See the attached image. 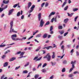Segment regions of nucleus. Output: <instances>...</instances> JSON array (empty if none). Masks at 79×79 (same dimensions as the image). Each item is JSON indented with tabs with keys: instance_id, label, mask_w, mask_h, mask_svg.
I'll list each match as a JSON object with an SVG mask.
<instances>
[{
	"instance_id": "obj_1",
	"label": "nucleus",
	"mask_w": 79,
	"mask_h": 79,
	"mask_svg": "<svg viewBox=\"0 0 79 79\" xmlns=\"http://www.w3.org/2000/svg\"><path fill=\"white\" fill-rule=\"evenodd\" d=\"M44 58H47V61H50L51 60V56L50 55V53H48L46 56L44 57Z\"/></svg>"
},
{
	"instance_id": "obj_2",
	"label": "nucleus",
	"mask_w": 79,
	"mask_h": 79,
	"mask_svg": "<svg viewBox=\"0 0 79 79\" xmlns=\"http://www.w3.org/2000/svg\"><path fill=\"white\" fill-rule=\"evenodd\" d=\"M45 22L44 21V20H43V19H41L40 23V25L39 26V27H43V26H44V24Z\"/></svg>"
},
{
	"instance_id": "obj_3",
	"label": "nucleus",
	"mask_w": 79,
	"mask_h": 79,
	"mask_svg": "<svg viewBox=\"0 0 79 79\" xmlns=\"http://www.w3.org/2000/svg\"><path fill=\"white\" fill-rule=\"evenodd\" d=\"M34 8H35V5H33L31 8V10H29L28 12L29 13H31L33 11V10H34Z\"/></svg>"
},
{
	"instance_id": "obj_4",
	"label": "nucleus",
	"mask_w": 79,
	"mask_h": 79,
	"mask_svg": "<svg viewBox=\"0 0 79 79\" xmlns=\"http://www.w3.org/2000/svg\"><path fill=\"white\" fill-rule=\"evenodd\" d=\"M10 32H11V29H12V28H13V21H11L10 23Z\"/></svg>"
},
{
	"instance_id": "obj_5",
	"label": "nucleus",
	"mask_w": 79,
	"mask_h": 79,
	"mask_svg": "<svg viewBox=\"0 0 79 79\" xmlns=\"http://www.w3.org/2000/svg\"><path fill=\"white\" fill-rule=\"evenodd\" d=\"M17 37V35L16 34H14L12 35L11 36L12 39L13 40L15 41V39L16 38L15 37Z\"/></svg>"
},
{
	"instance_id": "obj_6",
	"label": "nucleus",
	"mask_w": 79,
	"mask_h": 79,
	"mask_svg": "<svg viewBox=\"0 0 79 79\" xmlns=\"http://www.w3.org/2000/svg\"><path fill=\"white\" fill-rule=\"evenodd\" d=\"M55 12H52L49 15V16H48V17L49 18H50V17H51V16H52V15H55Z\"/></svg>"
},
{
	"instance_id": "obj_7",
	"label": "nucleus",
	"mask_w": 79,
	"mask_h": 79,
	"mask_svg": "<svg viewBox=\"0 0 79 79\" xmlns=\"http://www.w3.org/2000/svg\"><path fill=\"white\" fill-rule=\"evenodd\" d=\"M9 0L6 1V0H4L3 1V3L4 4H7L9 3Z\"/></svg>"
},
{
	"instance_id": "obj_8",
	"label": "nucleus",
	"mask_w": 79,
	"mask_h": 79,
	"mask_svg": "<svg viewBox=\"0 0 79 79\" xmlns=\"http://www.w3.org/2000/svg\"><path fill=\"white\" fill-rule=\"evenodd\" d=\"M38 20L40 21L41 19V13H40L38 15Z\"/></svg>"
},
{
	"instance_id": "obj_9",
	"label": "nucleus",
	"mask_w": 79,
	"mask_h": 79,
	"mask_svg": "<svg viewBox=\"0 0 79 79\" xmlns=\"http://www.w3.org/2000/svg\"><path fill=\"white\" fill-rule=\"evenodd\" d=\"M13 11H14V9H11V10H9L8 15H11L12 13H13Z\"/></svg>"
},
{
	"instance_id": "obj_10",
	"label": "nucleus",
	"mask_w": 79,
	"mask_h": 79,
	"mask_svg": "<svg viewBox=\"0 0 79 79\" xmlns=\"http://www.w3.org/2000/svg\"><path fill=\"white\" fill-rule=\"evenodd\" d=\"M76 61H74L73 62V61H71V63L72 65V66H73L74 67H75V66H74V64H75V63H76Z\"/></svg>"
},
{
	"instance_id": "obj_11",
	"label": "nucleus",
	"mask_w": 79,
	"mask_h": 79,
	"mask_svg": "<svg viewBox=\"0 0 79 79\" xmlns=\"http://www.w3.org/2000/svg\"><path fill=\"white\" fill-rule=\"evenodd\" d=\"M50 63H51V65L52 66H55V65L56 64V62H53L52 61H51L50 62Z\"/></svg>"
},
{
	"instance_id": "obj_12",
	"label": "nucleus",
	"mask_w": 79,
	"mask_h": 79,
	"mask_svg": "<svg viewBox=\"0 0 79 79\" xmlns=\"http://www.w3.org/2000/svg\"><path fill=\"white\" fill-rule=\"evenodd\" d=\"M16 57H13L12 58H11L9 60V61H14L15 60H16Z\"/></svg>"
},
{
	"instance_id": "obj_13",
	"label": "nucleus",
	"mask_w": 79,
	"mask_h": 79,
	"mask_svg": "<svg viewBox=\"0 0 79 79\" xmlns=\"http://www.w3.org/2000/svg\"><path fill=\"white\" fill-rule=\"evenodd\" d=\"M32 5V3L31 2H29L28 3V9H29V8H30V7L31 6V5Z\"/></svg>"
},
{
	"instance_id": "obj_14",
	"label": "nucleus",
	"mask_w": 79,
	"mask_h": 79,
	"mask_svg": "<svg viewBox=\"0 0 79 79\" xmlns=\"http://www.w3.org/2000/svg\"><path fill=\"white\" fill-rule=\"evenodd\" d=\"M8 62H6L4 64L3 67H6L7 66H8Z\"/></svg>"
},
{
	"instance_id": "obj_15",
	"label": "nucleus",
	"mask_w": 79,
	"mask_h": 79,
	"mask_svg": "<svg viewBox=\"0 0 79 79\" xmlns=\"http://www.w3.org/2000/svg\"><path fill=\"white\" fill-rule=\"evenodd\" d=\"M47 33L44 34L43 36V37L44 39L47 38Z\"/></svg>"
},
{
	"instance_id": "obj_16",
	"label": "nucleus",
	"mask_w": 79,
	"mask_h": 79,
	"mask_svg": "<svg viewBox=\"0 0 79 79\" xmlns=\"http://www.w3.org/2000/svg\"><path fill=\"white\" fill-rule=\"evenodd\" d=\"M52 53H53V55L52 56V59H54V58H55V52H53Z\"/></svg>"
},
{
	"instance_id": "obj_17",
	"label": "nucleus",
	"mask_w": 79,
	"mask_h": 79,
	"mask_svg": "<svg viewBox=\"0 0 79 79\" xmlns=\"http://www.w3.org/2000/svg\"><path fill=\"white\" fill-rule=\"evenodd\" d=\"M15 32V33H17V32L16 31H15V30L14 29H12L11 30V32H10V33H11V32Z\"/></svg>"
},
{
	"instance_id": "obj_18",
	"label": "nucleus",
	"mask_w": 79,
	"mask_h": 79,
	"mask_svg": "<svg viewBox=\"0 0 79 79\" xmlns=\"http://www.w3.org/2000/svg\"><path fill=\"white\" fill-rule=\"evenodd\" d=\"M75 68V67H74L73 65L72 66V68L70 69L69 71V73H71V71L73 70L74 68Z\"/></svg>"
},
{
	"instance_id": "obj_19",
	"label": "nucleus",
	"mask_w": 79,
	"mask_h": 79,
	"mask_svg": "<svg viewBox=\"0 0 79 79\" xmlns=\"http://www.w3.org/2000/svg\"><path fill=\"white\" fill-rule=\"evenodd\" d=\"M41 71L42 72V73H46V72H47V70H46V69H43L42 70H41Z\"/></svg>"
},
{
	"instance_id": "obj_20",
	"label": "nucleus",
	"mask_w": 79,
	"mask_h": 79,
	"mask_svg": "<svg viewBox=\"0 0 79 79\" xmlns=\"http://www.w3.org/2000/svg\"><path fill=\"white\" fill-rule=\"evenodd\" d=\"M73 14H74V13H72L70 14H69V13H67L68 16H69L70 17H71L72 16V15H73Z\"/></svg>"
},
{
	"instance_id": "obj_21",
	"label": "nucleus",
	"mask_w": 79,
	"mask_h": 79,
	"mask_svg": "<svg viewBox=\"0 0 79 79\" xmlns=\"http://www.w3.org/2000/svg\"><path fill=\"white\" fill-rule=\"evenodd\" d=\"M50 24V22L48 21L46 22V23L45 24L44 26H46L47 25H49Z\"/></svg>"
},
{
	"instance_id": "obj_22",
	"label": "nucleus",
	"mask_w": 79,
	"mask_h": 79,
	"mask_svg": "<svg viewBox=\"0 0 79 79\" xmlns=\"http://www.w3.org/2000/svg\"><path fill=\"white\" fill-rule=\"evenodd\" d=\"M69 20V19H65L64 20V23H66Z\"/></svg>"
},
{
	"instance_id": "obj_23",
	"label": "nucleus",
	"mask_w": 79,
	"mask_h": 79,
	"mask_svg": "<svg viewBox=\"0 0 79 79\" xmlns=\"http://www.w3.org/2000/svg\"><path fill=\"white\" fill-rule=\"evenodd\" d=\"M41 35L42 34H40L37 35L36 36V37H40Z\"/></svg>"
},
{
	"instance_id": "obj_24",
	"label": "nucleus",
	"mask_w": 79,
	"mask_h": 79,
	"mask_svg": "<svg viewBox=\"0 0 79 79\" xmlns=\"http://www.w3.org/2000/svg\"><path fill=\"white\" fill-rule=\"evenodd\" d=\"M30 63L29 62H27V64H25L24 65V67H27V66H29V64Z\"/></svg>"
},
{
	"instance_id": "obj_25",
	"label": "nucleus",
	"mask_w": 79,
	"mask_h": 79,
	"mask_svg": "<svg viewBox=\"0 0 79 79\" xmlns=\"http://www.w3.org/2000/svg\"><path fill=\"white\" fill-rule=\"evenodd\" d=\"M74 76V75L73 74H70L69 75V77H72Z\"/></svg>"
},
{
	"instance_id": "obj_26",
	"label": "nucleus",
	"mask_w": 79,
	"mask_h": 79,
	"mask_svg": "<svg viewBox=\"0 0 79 79\" xmlns=\"http://www.w3.org/2000/svg\"><path fill=\"white\" fill-rule=\"evenodd\" d=\"M25 53V52H21V53L20 54V56H23V55H24V54Z\"/></svg>"
},
{
	"instance_id": "obj_27",
	"label": "nucleus",
	"mask_w": 79,
	"mask_h": 79,
	"mask_svg": "<svg viewBox=\"0 0 79 79\" xmlns=\"http://www.w3.org/2000/svg\"><path fill=\"white\" fill-rule=\"evenodd\" d=\"M39 74L35 75V79H37L39 77Z\"/></svg>"
},
{
	"instance_id": "obj_28",
	"label": "nucleus",
	"mask_w": 79,
	"mask_h": 79,
	"mask_svg": "<svg viewBox=\"0 0 79 79\" xmlns=\"http://www.w3.org/2000/svg\"><path fill=\"white\" fill-rule=\"evenodd\" d=\"M64 45H62L61 47V49L63 50V52H64Z\"/></svg>"
},
{
	"instance_id": "obj_29",
	"label": "nucleus",
	"mask_w": 79,
	"mask_h": 79,
	"mask_svg": "<svg viewBox=\"0 0 79 79\" xmlns=\"http://www.w3.org/2000/svg\"><path fill=\"white\" fill-rule=\"evenodd\" d=\"M20 14H21V12L19 11L18 12L17 14V16L18 17V16H20Z\"/></svg>"
},
{
	"instance_id": "obj_30",
	"label": "nucleus",
	"mask_w": 79,
	"mask_h": 79,
	"mask_svg": "<svg viewBox=\"0 0 79 79\" xmlns=\"http://www.w3.org/2000/svg\"><path fill=\"white\" fill-rule=\"evenodd\" d=\"M10 52V50H8L7 51H6L5 53H4V54L5 55L6 54H7V53H9Z\"/></svg>"
},
{
	"instance_id": "obj_31",
	"label": "nucleus",
	"mask_w": 79,
	"mask_h": 79,
	"mask_svg": "<svg viewBox=\"0 0 79 79\" xmlns=\"http://www.w3.org/2000/svg\"><path fill=\"white\" fill-rule=\"evenodd\" d=\"M58 38L59 39H60V40H61L63 39V36H60V35H59L58 36Z\"/></svg>"
},
{
	"instance_id": "obj_32",
	"label": "nucleus",
	"mask_w": 79,
	"mask_h": 79,
	"mask_svg": "<svg viewBox=\"0 0 79 79\" xmlns=\"http://www.w3.org/2000/svg\"><path fill=\"white\" fill-rule=\"evenodd\" d=\"M59 29H63V26H59L58 27Z\"/></svg>"
},
{
	"instance_id": "obj_33",
	"label": "nucleus",
	"mask_w": 79,
	"mask_h": 79,
	"mask_svg": "<svg viewBox=\"0 0 79 79\" xmlns=\"http://www.w3.org/2000/svg\"><path fill=\"white\" fill-rule=\"evenodd\" d=\"M78 10V9L77 8H74L73 9V11H77Z\"/></svg>"
},
{
	"instance_id": "obj_34",
	"label": "nucleus",
	"mask_w": 79,
	"mask_h": 79,
	"mask_svg": "<svg viewBox=\"0 0 79 79\" xmlns=\"http://www.w3.org/2000/svg\"><path fill=\"white\" fill-rule=\"evenodd\" d=\"M28 73V71L27 70H24L23 71V74H27Z\"/></svg>"
},
{
	"instance_id": "obj_35",
	"label": "nucleus",
	"mask_w": 79,
	"mask_h": 79,
	"mask_svg": "<svg viewBox=\"0 0 79 79\" xmlns=\"http://www.w3.org/2000/svg\"><path fill=\"white\" fill-rule=\"evenodd\" d=\"M66 2H64V3L62 5V7H64V5H66Z\"/></svg>"
},
{
	"instance_id": "obj_36",
	"label": "nucleus",
	"mask_w": 79,
	"mask_h": 79,
	"mask_svg": "<svg viewBox=\"0 0 79 79\" xmlns=\"http://www.w3.org/2000/svg\"><path fill=\"white\" fill-rule=\"evenodd\" d=\"M3 8L0 7V13H2L3 11Z\"/></svg>"
},
{
	"instance_id": "obj_37",
	"label": "nucleus",
	"mask_w": 79,
	"mask_h": 79,
	"mask_svg": "<svg viewBox=\"0 0 79 79\" xmlns=\"http://www.w3.org/2000/svg\"><path fill=\"white\" fill-rule=\"evenodd\" d=\"M22 40L20 38H17L16 39H15V40H21V41H22Z\"/></svg>"
},
{
	"instance_id": "obj_38",
	"label": "nucleus",
	"mask_w": 79,
	"mask_h": 79,
	"mask_svg": "<svg viewBox=\"0 0 79 79\" xmlns=\"http://www.w3.org/2000/svg\"><path fill=\"white\" fill-rule=\"evenodd\" d=\"M48 5H49V3L47 2H46L45 3V7H47L48 6Z\"/></svg>"
},
{
	"instance_id": "obj_39",
	"label": "nucleus",
	"mask_w": 79,
	"mask_h": 79,
	"mask_svg": "<svg viewBox=\"0 0 79 79\" xmlns=\"http://www.w3.org/2000/svg\"><path fill=\"white\" fill-rule=\"evenodd\" d=\"M65 71H66V69H65V68H64L62 70V73H64Z\"/></svg>"
},
{
	"instance_id": "obj_40",
	"label": "nucleus",
	"mask_w": 79,
	"mask_h": 79,
	"mask_svg": "<svg viewBox=\"0 0 79 79\" xmlns=\"http://www.w3.org/2000/svg\"><path fill=\"white\" fill-rule=\"evenodd\" d=\"M6 46V44H4L2 45H0V48H2V47H4Z\"/></svg>"
},
{
	"instance_id": "obj_41",
	"label": "nucleus",
	"mask_w": 79,
	"mask_h": 79,
	"mask_svg": "<svg viewBox=\"0 0 79 79\" xmlns=\"http://www.w3.org/2000/svg\"><path fill=\"white\" fill-rule=\"evenodd\" d=\"M21 53V51H19V52H16V53L15 54V55H19V54H20V53Z\"/></svg>"
},
{
	"instance_id": "obj_42",
	"label": "nucleus",
	"mask_w": 79,
	"mask_h": 79,
	"mask_svg": "<svg viewBox=\"0 0 79 79\" xmlns=\"http://www.w3.org/2000/svg\"><path fill=\"white\" fill-rule=\"evenodd\" d=\"M73 74H79V72L78 71H75L73 72Z\"/></svg>"
},
{
	"instance_id": "obj_43",
	"label": "nucleus",
	"mask_w": 79,
	"mask_h": 79,
	"mask_svg": "<svg viewBox=\"0 0 79 79\" xmlns=\"http://www.w3.org/2000/svg\"><path fill=\"white\" fill-rule=\"evenodd\" d=\"M20 68V66H19L18 67H16L15 69V70H18Z\"/></svg>"
},
{
	"instance_id": "obj_44",
	"label": "nucleus",
	"mask_w": 79,
	"mask_h": 79,
	"mask_svg": "<svg viewBox=\"0 0 79 79\" xmlns=\"http://www.w3.org/2000/svg\"><path fill=\"white\" fill-rule=\"evenodd\" d=\"M51 47L52 48V46H49L48 47H46V48L47 50H49V49H50V48H51Z\"/></svg>"
},
{
	"instance_id": "obj_45",
	"label": "nucleus",
	"mask_w": 79,
	"mask_h": 79,
	"mask_svg": "<svg viewBox=\"0 0 79 79\" xmlns=\"http://www.w3.org/2000/svg\"><path fill=\"white\" fill-rule=\"evenodd\" d=\"M42 57H40L39 58L37 59V60H36V61H40V60H41V59H42Z\"/></svg>"
},
{
	"instance_id": "obj_46",
	"label": "nucleus",
	"mask_w": 79,
	"mask_h": 79,
	"mask_svg": "<svg viewBox=\"0 0 79 79\" xmlns=\"http://www.w3.org/2000/svg\"><path fill=\"white\" fill-rule=\"evenodd\" d=\"M68 6H67L66 7H65L64 8V10L65 11H66V10H68Z\"/></svg>"
},
{
	"instance_id": "obj_47",
	"label": "nucleus",
	"mask_w": 79,
	"mask_h": 79,
	"mask_svg": "<svg viewBox=\"0 0 79 79\" xmlns=\"http://www.w3.org/2000/svg\"><path fill=\"white\" fill-rule=\"evenodd\" d=\"M60 34L61 35L62 34H63L64 32V31H60Z\"/></svg>"
},
{
	"instance_id": "obj_48",
	"label": "nucleus",
	"mask_w": 79,
	"mask_h": 79,
	"mask_svg": "<svg viewBox=\"0 0 79 79\" xmlns=\"http://www.w3.org/2000/svg\"><path fill=\"white\" fill-rule=\"evenodd\" d=\"M47 63H45L42 66V67L43 68H44V67H45V66H47Z\"/></svg>"
},
{
	"instance_id": "obj_49",
	"label": "nucleus",
	"mask_w": 79,
	"mask_h": 79,
	"mask_svg": "<svg viewBox=\"0 0 79 79\" xmlns=\"http://www.w3.org/2000/svg\"><path fill=\"white\" fill-rule=\"evenodd\" d=\"M18 4H15L13 6L14 8H16V6H18Z\"/></svg>"
},
{
	"instance_id": "obj_50",
	"label": "nucleus",
	"mask_w": 79,
	"mask_h": 79,
	"mask_svg": "<svg viewBox=\"0 0 79 79\" xmlns=\"http://www.w3.org/2000/svg\"><path fill=\"white\" fill-rule=\"evenodd\" d=\"M42 66V63H40V64L38 65L37 68V69L39 68V67H40V66Z\"/></svg>"
},
{
	"instance_id": "obj_51",
	"label": "nucleus",
	"mask_w": 79,
	"mask_h": 79,
	"mask_svg": "<svg viewBox=\"0 0 79 79\" xmlns=\"http://www.w3.org/2000/svg\"><path fill=\"white\" fill-rule=\"evenodd\" d=\"M6 57V55H3L2 56V59H4L5 57Z\"/></svg>"
},
{
	"instance_id": "obj_52",
	"label": "nucleus",
	"mask_w": 79,
	"mask_h": 79,
	"mask_svg": "<svg viewBox=\"0 0 79 79\" xmlns=\"http://www.w3.org/2000/svg\"><path fill=\"white\" fill-rule=\"evenodd\" d=\"M54 77V75H52L51 76L50 78L49 79H53V78Z\"/></svg>"
},
{
	"instance_id": "obj_53",
	"label": "nucleus",
	"mask_w": 79,
	"mask_h": 79,
	"mask_svg": "<svg viewBox=\"0 0 79 79\" xmlns=\"http://www.w3.org/2000/svg\"><path fill=\"white\" fill-rule=\"evenodd\" d=\"M33 37H34V36L33 35L31 36L28 39V40H30V39H32V38H33Z\"/></svg>"
},
{
	"instance_id": "obj_54",
	"label": "nucleus",
	"mask_w": 79,
	"mask_h": 79,
	"mask_svg": "<svg viewBox=\"0 0 79 79\" xmlns=\"http://www.w3.org/2000/svg\"><path fill=\"white\" fill-rule=\"evenodd\" d=\"M68 34V32H67L65 33L64 35V37H65V36H66V35H67Z\"/></svg>"
},
{
	"instance_id": "obj_55",
	"label": "nucleus",
	"mask_w": 79,
	"mask_h": 79,
	"mask_svg": "<svg viewBox=\"0 0 79 79\" xmlns=\"http://www.w3.org/2000/svg\"><path fill=\"white\" fill-rule=\"evenodd\" d=\"M78 18V16H77L75 18V19H74L75 22H76V20H77V19Z\"/></svg>"
},
{
	"instance_id": "obj_56",
	"label": "nucleus",
	"mask_w": 79,
	"mask_h": 79,
	"mask_svg": "<svg viewBox=\"0 0 79 79\" xmlns=\"http://www.w3.org/2000/svg\"><path fill=\"white\" fill-rule=\"evenodd\" d=\"M76 56H79V52L77 51L76 52Z\"/></svg>"
},
{
	"instance_id": "obj_57",
	"label": "nucleus",
	"mask_w": 79,
	"mask_h": 79,
	"mask_svg": "<svg viewBox=\"0 0 79 79\" xmlns=\"http://www.w3.org/2000/svg\"><path fill=\"white\" fill-rule=\"evenodd\" d=\"M24 15H23L21 17V19H24Z\"/></svg>"
},
{
	"instance_id": "obj_58",
	"label": "nucleus",
	"mask_w": 79,
	"mask_h": 79,
	"mask_svg": "<svg viewBox=\"0 0 79 79\" xmlns=\"http://www.w3.org/2000/svg\"><path fill=\"white\" fill-rule=\"evenodd\" d=\"M52 30H53V27L52 26L50 27V31H52Z\"/></svg>"
},
{
	"instance_id": "obj_59",
	"label": "nucleus",
	"mask_w": 79,
	"mask_h": 79,
	"mask_svg": "<svg viewBox=\"0 0 79 79\" xmlns=\"http://www.w3.org/2000/svg\"><path fill=\"white\" fill-rule=\"evenodd\" d=\"M45 5V3L44 2L41 4V7H43Z\"/></svg>"
},
{
	"instance_id": "obj_60",
	"label": "nucleus",
	"mask_w": 79,
	"mask_h": 79,
	"mask_svg": "<svg viewBox=\"0 0 79 79\" xmlns=\"http://www.w3.org/2000/svg\"><path fill=\"white\" fill-rule=\"evenodd\" d=\"M57 18L56 17L54 19V21L55 22H57V20L56 19Z\"/></svg>"
},
{
	"instance_id": "obj_61",
	"label": "nucleus",
	"mask_w": 79,
	"mask_h": 79,
	"mask_svg": "<svg viewBox=\"0 0 79 79\" xmlns=\"http://www.w3.org/2000/svg\"><path fill=\"white\" fill-rule=\"evenodd\" d=\"M26 37H23L22 39V41H23V40H26Z\"/></svg>"
},
{
	"instance_id": "obj_62",
	"label": "nucleus",
	"mask_w": 79,
	"mask_h": 79,
	"mask_svg": "<svg viewBox=\"0 0 79 79\" xmlns=\"http://www.w3.org/2000/svg\"><path fill=\"white\" fill-rule=\"evenodd\" d=\"M67 63V61L66 60H64L63 61V63L64 64H66Z\"/></svg>"
},
{
	"instance_id": "obj_63",
	"label": "nucleus",
	"mask_w": 79,
	"mask_h": 79,
	"mask_svg": "<svg viewBox=\"0 0 79 79\" xmlns=\"http://www.w3.org/2000/svg\"><path fill=\"white\" fill-rule=\"evenodd\" d=\"M50 33L51 34H53V31H52V30L50 31Z\"/></svg>"
},
{
	"instance_id": "obj_64",
	"label": "nucleus",
	"mask_w": 79,
	"mask_h": 79,
	"mask_svg": "<svg viewBox=\"0 0 79 79\" xmlns=\"http://www.w3.org/2000/svg\"><path fill=\"white\" fill-rule=\"evenodd\" d=\"M79 48V45H77V46L76 47V49H78Z\"/></svg>"
}]
</instances>
